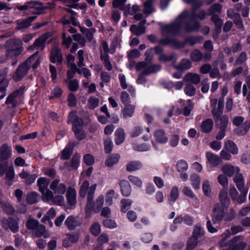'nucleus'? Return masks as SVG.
I'll return each instance as SVG.
<instances>
[{
	"mask_svg": "<svg viewBox=\"0 0 250 250\" xmlns=\"http://www.w3.org/2000/svg\"><path fill=\"white\" fill-rule=\"evenodd\" d=\"M36 18L37 16H31L21 21H18V26L16 27V29L18 30H21L29 27L31 25V22Z\"/></svg>",
	"mask_w": 250,
	"mask_h": 250,
	"instance_id": "393cba45",
	"label": "nucleus"
},
{
	"mask_svg": "<svg viewBox=\"0 0 250 250\" xmlns=\"http://www.w3.org/2000/svg\"><path fill=\"white\" fill-rule=\"evenodd\" d=\"M64 225L69 230H72L81 225V221L77 217L69 216L65 220Z\"/></svg>",
	"mask_w": 250,
	"mask_h": 250,
	"instance_id": "2eb2a0df",
	"label": "nucleus"
},
{
	"mask_svg": "<svg viewBox=\"0 0 250 250\" xmlns=\"http://www.w3.org/2000/svg\"><path fill=\"white\" fill-rule=\"evenodd\" d=\"M9 84V81L0 82V92L2 94L0 96V99H2L6 95V88Z\"/></svg>",
	"mask_w": 250,
	"mask_h": 250,
	"instance_id": "69168bd1",
	"label": "nucleus"
},
{
	"mask_svg": "<svg viewBox=\"0 0 250 250\" xmlns=\"http://www.w3.org/2000/svg\"><path fill=\"white\" fill-rule=\"evenodd\" d=\"M154 136L157 142L164 144L167 142L168 138L166 136L165 132L163 130H156L154 133Z\"/></svg>",
	"mask_w": 250,
	"mask_h": 250,
	"instance_id": "e433bc0d",
	"label": "nucleus"
},
{
	"mask_svg": "<svg viewBox=\"0 0 250 250\" xmlns=\"http://www.w3.org/2000/svg\"><path fill=\"white\" fill-rule=\"evenodd\" d=\"M135 106L132 104L126 105L123 110L124 118L131 117L134 112Z\"/></svg>",
	"mask_w": 250,
	"mask_h": 250,
	"instance_id": "4c0bfd02",
	"label": "nucleus"
},
{
	"mask_svg": "<svg viewBox=\"0 0 250 250\" xmlns=\"http://www.w3.org/2000/svg\"><path fill=\"white\" fill-rule=\"evenodd\" d=\"M246 83L243 85L242 93L244 97L250 103V74L246 78Z\"/></svg>",
	"mask_w": 250,
	"mask_h": 250,
	"instance_id": "cd10ccee",
	"label": "nucleus"
},
{
	"mask_svg": "<svg viewBox=\"0 0 250 250\" xmlns=\"http://www.w3.org/2000/svg\"><path fill=\"white\" fill-rule=\"evenodd\" d=\"M159 60L161 62H176L177 60V56L174 53H172L169 54H161L159 55Z\"/></svg>",
	"mask_w": 250,
	"mask_h": 250,
	"instance_id": "2f4dec72",
	"label": "nucleus"
},
{
	"mask_svg": "<svg viewBox=\"0 0 250 250\" xmlns=\"http://www.w3.org/2000/svg\"><path fill=\"white\" fill-rule=\"evenodd\" d=\"M130 30L134 35L139 36L145 33L146 27L142 26L139 24L138 26L133 24L131 25Z\"/></svg>",
	"mask_w": 250,
	"mask_h": 250,
	"instance_id": "79ce46f5",
	"label": "nucleus"
},
{
	"mask_svg": "<svg viewBox=\"0 0 250 250\" xmlns=\"http://www.w3.org/2000/svg\"><path fill=\"white\" fill-rule=\"evenodd\" d=\"M8 229L12 232L16 233L19 230V219L14 217H9Z\"/></svg>",
	"mask_w": 250,
	"mask_h": 250,
	"instance_id": "473e14b6",
	"label": "nucleus"
},
{
	"mask_svg": "<svg viewBox=\"0 0 250 250\" xmlns=\"http://www.w3.org/2000/svg\"><path fill=\"white\" fill-rule=\"evenodd\" d=\"M42 200L49 203H53L56 205H61L64 201L63 196L56 195L54 196V192L50 189H48L42 192Z\"/></svg>",
	"mask_w": 250,
	"mask_h": 250,
	"instance_id": "423d86ee",
	"label": "nucleus"
},
{
	"mask_svg": "<svg viewBox=\"0 0 250 250\" xmlns=\"http://www.w3.org/2000/svg\"><path fill=\"white\" fill-rule=\"evenodd\" d=\"M143 68L145 69L143 70V74L148 75L160 71L161 69V66L158 64L149 65L147 62H141L137 63L136 69L137 71L140 70Z\"/></svg>",
	"mask_w": 250,
	"mask_h": 250,
	"instance_id": "0eeeda50",
	"label": "nucleus"
},
{
	"mask_svg": "<svg viewBox=\"0 0 250 250\" xmlns=\"http://www.w3.org/2000/svg\"><path fill=\"white\" fill-rule=\"evenodd\" d=\"M142 167V164L139 161H130L126 165V170L128 172L134 171L140 169Z\"/></svg>",
	"mask_w": 250,
	"mask_h": 250,
	"instance_id": "c9c22d12",
	"label": "nucleus"
},
{
	"mask_svg": "<svg viewBox=\"0 0 250 250\" xmlns=\"http://www.w3.org/2000/svg\"><path fill=\"white\" fill-rule=\"evenodd\" d=\"M66 199L68 203L71 206H75L77 203L76 192L74 188L69 187L66 191Z\"/></svg>",
	"mask_w": 250,
	"mask_h": 250,
	"instance_id": "412c9836",
	"label": "nucleus"
},
{
	"mask_svg": "<svg viewBox=\"0 0 250 250\" xmlns=\"http://www.w3.org/2000/svg\"><path fill=\"white\" fill-rule=\"evenodd\" d=\"M126 0H114L112 6L114 8H119L121 10L124 11L126 9L125 3Z\"/></svg>",
	"mask_w": 250,
	"mask_h": 250,
	"instance_id": "680f3d73",
	"label": "nucleus"
},
{
	"mask_svg": "<svg viewBox=\"0 0 250 250\" xmlns=\"http://www.w3.org/2000/svg\"><path fill=\"white\" fill-rule=\"evenodd\" d=\"M3 211L7 215H12L15 212V209L13 206L8 203L3 202L0 205Z\"/></svg>",
	"mask_w": 250,
	"mask_h": 250,
	"instance_id": "de8ad7c7",
	"label": "nucleus"
},
{
	"mask_svg": "<svg viewBox=\"0 0 250 250\" xmlns=\"http://www.w3.org/2000/svg\"><path fill=\"white\" fill-rule=\"evenodd\" d=\"M89 183L87 180L84 181L82 184L79 191L80 196L84 198L86 194L87 204L85 207V215L86 217L90 216L91 211L94 209V202L93 201L94 194L97 187L96 184L92 185L89 187Z\"/></svg>",
	"mask_w": 250,
	"mask_h": 250,
	"instance_id": "f257e3e1",
	"label": "nucleus"
},
{
	"mask_svg": "<svg viewBox=\"0 0 250 250\" xmlns=\"http://www.w3.org/2000/svg\"><path fill=\"white\" fill-rule=\"evenodd\" d=\"M190 56L191 60L194 62H199L203 59V54L197 49L192 51Z\"/></svg>",
	"mask_w": 250,
	"mask_h": 250,
	"instance_id": "864d4df0",
	"label": "nucleus"
},
{
	"mask_svg": "<svg viewBox=\"0 0 250 250\" xmlns=\"http://www.w3.org/2000/svg\"><path fill=\"white\" fill-rule=\"evenodd\" d=\"M80 156L74 155L71 159V169H76L78 167L80 163Z\"/></svg>",
	"mask_w": 250,
	"mask_h": 250,
	"instance_id": "338daca9",
	"label": "nucleus"
},
{
	"mask_svg": "<svg viewBox=\"0 0 250 250\" xmlns=\"http://www.w3.org/2000/svg\"><path fill=\"white\" fill-rule=\"evenodd\" d=\"M211 21L214 23L216 31L220 33L223 23V21L216 14H213L211 17Z\"/></svg>",
	"mask_w": 250,
	"mask_h": 250,
	"instance_id": "37998d69",
	"label": "nucleus"
},
{
	"mask_svg": "<svg viewBox=\"0 0 250 250\" xmlns=\"http://www.w3.org/2000/svg\"><path fill=\"white\" fill-rule=\"evenodd\" d=\"M46 35H42L37 39L33 44L29 47L28 50H33L35 48H40L41 50H43L45 47V43L47 40Z\"/></svg>",
	"mask_w": 250,
	"mask_h": 250,
	"instance_id": "aec40b11",
	"label": "nucleus"
},
{
	"mask_svg": "<svg viewBox=\"0 0 250 250\" xmlns=\"http://www.w3.org/2000/svg\"><path fill=\"white\" fill-rule=\"evenodd\" d=\"M222 8V6L221 4L218 3H215L214 4L212 5L209 8L208 10V14L209 15H212L215 12H218L219 13H221Z\"/></svg>",
	"mask_w": 250,
	"mask_h": 250,
	"instance_id": "5fc2aeb1",
	"label": "nucleus"
},
{
	"mask_svg": "<svg viewBox=\"0 0 250 250\" xmlns=\"http://www.w3.org/2000/svg\"><path fill=\"white\" fill-rule=\"evenodd\" d=\"M120 157V155L117 154L109 156L105 162V165L108 167H112L118 162Z\"/></svg>",
	"mask_w": 250,
	"mask_h": 250,
	"instance_id": "c03bdc74",
	"label": "nucleus"
},
{
	"mask_svg": "<svg viewBox=\"0 0 250 250\" xmlns=\"http://www.w3.org/2000/svg\"><path fill=\"white\" fill-rule=\"evenodd\" d=\"M202 40V38L200 36L198 37H193L189 36L185 39V42H182V43H184L185 45L186 44H189L191 46H193L195 44L199 43Z\"/></svg>",
	"mask_w": 250,
	"mask_h": 250,
	"instance_id": "49530a36",
	"label": "nucleus"
},
{
	"mask_svg": "<svg viewBox=\"0 0 250 250\" xmlns=\"http://www.w3.org/2000/svg\"><path fill=\"white\" fill-rule=\"evenodd\" d=\"M5 173V176L4 178V183L6 185L11 186L13 183V180L15 177V172L14 168L12 167H9L8 170Z\"/></svg>",
	"mask_w": 250,
	"mask_h": 250,
	"instance_id": "b1692460",
	"label": "nucleus"
},
{
	"mask_svg": "<svg viewBox=\"0 0 250 250\" xmlns=\"http://www.w3.org/2000/svg\"><path fill=\"white\" fill-rule=\"evenodd\" d=\"M216 125L221 130H226L229 122V118L227 116H223L220 118L214 119Z\"/></svg>",
	"mask_w": 250,
	"mask_h": 250,
	"instance_id": "7c9ffc66",
	"label": "nucleus"
},
{
	"mask_svg": "<svg viewBox=\"0 0 250 250\" xmlns=\"http://www.w3.org/2000/svg\"><path fill=\"white\" fill-rule=\"evenodd\" d=\"M233 181L235 183L237 188L242 193L247 194L248 189L244 188L245 182L243 176L241 174H237L235 176Z\"/></svg>",
	"mask_w": 250,
	"mask_h": 250,
	"instance_id": "a211bd4d",
	"label": "nucleus"
},
{
	"mask_svg": "<svg viewBox=\"0 0 250 250\" xmlns=\"http://www.w3.org/2000/svg\"><path fill=\"white\" fill-rule=\"evenodd\" d=\"M12 157V148L7 144H3L0 147V159L8 161Z\"/></svg>",
	"mask_w": 250,
	"mask_h": 250,
	"instance_id": "f3484780",
	"label": "nucleus"
},
{
	"mask_svg": "<svg viewBox=\"0 0 250 250\" xmlns=\"http://www.w3.org/2000/svg\"><path fill=\"white\" fill-rule=\"evenodd\" d=\"M50 181L46 178L42 177L38 179L37 181L39 191L42 193L48 189Z\"/></svg>",
	"mask_w": 250,
	"mask_h": 250,
	"instance_id": "72a5a7b5",
	"label": "nucleus"
},
{
	"mask_svg": "<svg viewBox=\"0 0 250 250\" xmlns=\"http://www.w3.org/2000/svg\"><path fill=\"white\" fill-rule=\"evenodd\" d=\"M243 240L244 237L242 235L233 237L229 242L228 250H243L247 245Z\"/></svg>",
	"mask_w": 250,
	"mask_h": 250,
	"instance_id": "6e6552de",
	"label": "nucleus"
},
{
	"mask_svg": "<svg viewBox=\"0 0 250 250\" xmlns=\"http://www.w3.org/2000/svg\"><path fill=\"white\" fill-rule=\"evenodd\" d=\"M24 87L21 86L19 89L15 90L10 94L5 102L6 104H12L13 105L16 104V99L20 98L24 93Z\"/></svg>",
	"mask_w": 250,
	"mask_h": 250,
	"instance_id": "dca6fc26",
	"label": "nucleus"
},
{
	"mask_svg": "<svg viewBox=\"0 0 250 250\" xmlns=\"http://www.w3.org/2000/svg\"><path fill=\"white\" fill-rule=\"evenodd\" d=\"M188 16V12L184 11L181 13L175 21L169 24H166L161 27V34L163 36L167 37L169 35H177L181 31L183 23Z\"/></svg>",
	"mask_w": 250,
	"mask_h": 250,
	"instance_id": "f03ea898",
	"label": "nucleus"
},
{
	"mask_svg": "<svg viewBox=\"0 0 250 250\" xmlns=\"http://www.w3.org/2000/svg\"><path fill=\"white\" fill-rule=\"evenodd\" d=\"M65 83L67 84L69 89L71 91H76L79 88V82L77 80H65Z\"/></svg>",
	"mask_w": 250,
	"mask_h": 250,
	"instance_id": "8fccbe9b",
	"label": "nucleus"
},
{
	"mask_svg": "<svg viewBox=\"0 0 250 250\" xmlns=\"http://www.w3.org/2000/svg\"><path fill=\"white\" fill-rule=\"evenodd\" d=\"M50 189L52 190L54 194L62 196L67 190L65 184L61 183L59 179H55L50 185Z\"/></svg>",
	"mask_w": 250,
	"mask_h": 250,
	"instance_id": "1a4fd4ad",
	"label": "nucleus"
},
{
	"mask_svg": "<svg viewBox=\"0 0 250 250\" xmlns=\"http://www.w3.org/2000/svg\"><path fill=\"white\" fill-rule=\"evenodd\" d=\"M185 94L188 96H193L196 93V88L191 84H187L184 88Z\"/></svg>",
	"mask_w": 250,
	"mask_h": 250,
	"instance_id": "e2e57ef3",
	"label": "nucleus"
},
{
	"mask_svg": "<svg viewBox=\"0 0 250 250\" xmlns=\"http://www.w3.org/2000/svg\"><path fill=\"white\" fill-rule=\"evenodd\" d=\"M4 48L6 50H23V43L20 39L12 38L6 42Z\"/></svg>",
	"mask_w": 250,
	"mask_h": 250,
	"instance_id": "9d476101",
	"label": "nucleus"
},
{
	"mask_svg": "<svg viewBox=\"0 0 250 250\" xmlns=\"http://www.w3.org/2000/svg\"><path fill=\"white\" fill-rule=\"evenodd\" d=\"M198 244V239L192 237L188 241L187 244V250H193Z\"/></svg>",
	"mask_w": 250,
	"mask_h": 250,
	"instance_id": "0e129e2a",
	"label": "nucleus"
},
{
	"mask_svg": "<svg viewBox=\"0 0 250 250\" xmlns=\"http://www.w3.org/2000/svg\"><path fill=\"white\" fill-rule=\"evenodd\" d=\"M66 236V238L63 241V245L65 248L69 247L71 246V244L76 243L79 238V236L77 234L67 233Z\"/></svg>",
	"mask_w": 250,
	"mask_h": 250,
	"instance_id": "4be33fe9",
	"label": "nucleus"
},
{
	"mask_svg": "<svg viewBox=\"0 0 250 250\" xmlns=\"http://www.w3.org/2000/svg\"><path fill=\"white\" fill-rule=\"evenodd\" d=\"M33 235L36 237L43 236L45 238L49 237L48 233L46 231L45 227L42 224H40L33 231Z\"/></svg>",
	"mask_w": 250,
	"mask_h": 250,
	"instance_id": "bb28decb",
	"label": "nucleus"
},
{
	"mask_svg": "<svg viewBox=\"0 0 250 250\" xmlns=\"http://www.w3.org/2000/svg\"><path fill=\"white\" fill-rule=\"evenodd\" d=\"M55 6V4L54 3H47L46 6H43L42 5L41 3L39 2V7L36 11L35 12L37 13V14L39 15L43 13L44 11L46 9H51L53 8Z\"/></svg>",
	"mask_w": 250,
	"mask_h": 250,
	"instance_id": "bf43d9fd",
	"label": "nucleus"
},
{
	"mask_svg": "<svg viewBox=\"0 0 250 250\" xmlns=\"http://www.w3.org/2000/svg\"><path fill=\"white\" fill-rule=\"evenodd\" d=\"M56 212L55 210L53 208H50V209L47 212L46 214L42 219V222L44 224L46 223V221H48L51 219H53L55 217Z\"/></svg>",
	"mask_w": 250,
	"mask_h": 250,
	"instance_id": "6e6d98bb",
	"label": "nucleus"
},
{
	"mask_svg": "<svg viewBox=\"0 0 250 250\" xmlns=\"http://www.w3.org/2000/svg\"><path fill=\"white\" fill-rule=\"evenodd\" d=\"M38 194L37 192L32 191L27 194L26 200L27 203L32 205L35 204L38 201Z\"/></svg>",
	"mask_w": 250,
	"mask_h": 250,
	"instance_id": "3c124183",
	"label": "nucleus"
},
{
	"mask_svg": "<svg viewBox=\"0 0 250 250\" xmlns=\"http://www.w3.org/2000/svg\"><path fill=\"white\" fill-rule=\"evenodd\" d=\"M39 2L37 1H30L26 2L23 5L17 4L16 8L20 11L30 10V12L34 14H37L35 11L39 9Z\"/></svg>",
	"mask_w": 250,
	"mask_h": 250,
	"instance_id": "9b49d317",
	"label": "nucleus"
},
{
	"mask_svg": "<svg viewBox=\"0 0 250 250\" xmlns=\"http://www.w3.org/2000/svg\"><path fill=\"white\" fill-rule=\"evenodd\" d=\"M222 172L227 176L231 177L233 175L235 171V167L229 164H225L221 167Z\"/></svg>",
	"mask_w": 250,
	"mask_h": 250,
	"instance_id": "ea45409f",
	"label": "nucleus"
},
{
	"mask_svg": "<svg viewBox=\"0 0 250 250\" xmlns=\"http://www.w3.org/2000/svg\"><path fill=\"white\" fill-rule=\"evenodd\" d=\"M50 60L53 63L57 62L58 64L61 65L62 62L61 49L57 47H54L50 53Z\"/></svg>",
	"mask_w": 250,
	"mask_h": 250,
	"instance_id": "ddd939ff",
	"label": "nucleus"
},
{
	"mask_svg": "<svg viewBox=\"0 0 250 250\" xmlns=\"http://www.w3.org/2000/svg\"><path fill=\"white\" fill-rule=\"evenodd\" d=\"M38 54V52L37 51L19 65L12 76V79L14 82H18L23 79L30 69L32 63L35 61Z\"/></svg>",
	"mask_w": 250,
	"mask_h": 250,
	"instance_id": "7ed1b4c3",
	"label": "nucleus"
},
{
	"mask_svg": "<svg viewBox=\"0 0 250 250\" xmlns=\"http://www.w3.org/2000/svg\"><path fill=\"white\" fill-rule=\"evenodd\" d=\"M183 81L186 83H191L197 84L200 82L201 78L200 75L197 73L189 72L184 77Z\"/></svg>",
	"mask_w": 250,
	"mask_h": 250,
	"instance_id": "6ab92c4d",
	"label": "nucleus"
},
{
	"mask_svg": "<svg viewBox=\"0 0 250 250\" xmlns=\"http://www.w3.org/2000/svg\"><path fill=\"white\" fill-rule=\"evenodd\" d=\"M196 10H192L189 15L191 21H193V24L191 25L190 22H187L184 25V29L186 32L189 33L198 31L200 27V23L195 21L196 19L203 21L206 18V12L205 10H201L197 14Z\"/></svg>",
	"mask_w": 250,
	"mask_h": 250,
	"instance_id": "39448f33",
	"label": "nucleus"
},
{
	"mask_svg": "<svg viewBox=\"0 0 250 250\" xmlns=\"http://www.w3.org/2000/svg\"><path fill=\"white\" fill-rule=\"evenodd\" d=\"M219 198L222 206L228 208L230 203V200L228 196L227 188H223L221 190Z\"/></svg>",
	"mask_w": 250,
	"mask_h": 250,
	"instance_id": "5701e85b",
	"label": "nucleus"
},
{
	"mask_svg": "<svg viewBox=\"0 0 250 250\" xmlns=\"http://www.w3.org/2000/svg\"><path fill=\"white\" fill-rule=\"evenodd\" d=\"M225 148L232 154H236L238 149L236 145L231 141L228 140L225 144Z\"/></svg>",
	"mask_w": 250,
	"mask_h": 250,
	"instance_id": "603ef678",
	"label": "nucleus"
},
{
	"mask_svg": "<svg viewBox=\"0 0 250 250\" xmlns=\"http://www.w3.org/2000/svg\"><path fill=\"white\" fill-rule=\"evenodd\" d=\"M115 143L119 145L122 144L125 140V133L122 128L118 129L115 132Z\"/></svg>",
	"mask_w": 250,
	"mask_h": 250,
	"instance_id": "a19ab883",
	"label": "nucleus"
},
{
	"mask_svg": "<svg viewBox=\"0 0 250 250\" xmlns=\"http://www.w3.org/2000/svg\"><path fill=\"white\" fill-rule=\"evenodd\" d=\"M39 225V222L34 219H29L26 222L25 226L28 229L34 230Z\"/></svg>",
	"mask_w": 250,
	"mask_h": 250,
	"instance_id": "13d9d810",
	"label": "nucleus"
},
{
	"mask_svg": "<svg viewBox=\"0 0 250 250\" xmlns=\"http://www.w3.org/2000/svg\"><path fill=\"white\" fill-rule=\"evenodd\" d=\"M132 201L128 199H123L121 201L122 204L121 206V211L123 212H125L128 209H129L131 204Z\"/></svg>",
	"mask_w": 250,
	"mask_h": 250,
	"instance_id": "4d7b16f0",
	"label": "nucleus"
},
{
	"mask_svg": "<svg viewBox=\"0 0 250 250\" xmlns=\"http://www.w3.org/2000/svg\"><path fill=\"white\" fill-rule=\"evenodd\" d=\"M91 233L94 236H98L101 232L100 225L95 222L92 224L90 229Z\"/></svg>",
	"mask_w": 250,
	"mask_h": 250,
	"instance_id": "774afa93",
	"label": "nucleus"
},
{
	"mask_svg": "<svg viewBox=\"0 0 250 250\" xmlns=\"http://www.w3.org/2000/svg\"><path fill=\"white\" fill-rule=\"evenodd\" d=\"M77 144L75 142H71L62 151L61 159L63 160L68 159L72 153L73 147Z\"/></svg>",
	"mask_w": 250,
	"mask_h": 250,
	"instance_id": "c85d7f7f",
	"label": "nucleus"
},
{
	"mask_svg": "<svg viewBox=\"0 0 250 250\" xmlns=\"http://www.w3.org/2000/svg\"><path fill=\"white\" fill-rule=\"evenodd\" d=\"M192 66L191 61L187 59H183L180 62L174 65V68L179 71H185L189 69Z\"/></svg>",
	"mask_w": 250,
	"mask_h": 250,
	"instance_id": "a878e982",
	"label": "nucleus"
},
{
	"mask_svg": "<svg viewBox=\"0 0 250 250\" xmlns=\"http://www.w3.org/2000/svg\"><path fill=\"white\" fill-rule=\"evenodd\" d=\"M204 231L203 228L200 226H196L194 227V229L192 237L198 239L204 235Z\"/></svg>",
	"mask_w": 250,
	"mask_h": 250,
	"instance_id": "052dcab7",
	"label": "nucleus"
},
{
	"mask_svg": "<svg viewBox=\"0 0 250 250\" xmlns=\"http://www.w3.org/2000/svg\"><path fill=\"white\" fill-rule=\"evenodd\" d=\"M206 156L208 162L213 166H217L221 162L220 158L218 156L213 154L211 152H207Z\"/></svg>",
	"mask_w": 250,
	"mask_h": 250,
	"instance_id": "58836bf2",
	"label": "nucleus"
},
{
	"mask_svg": "<svg viewBox=\"0 0 250 250\" xmlns=\"http://www.w3.org/2000/svg\"><path fill=\"white\" fill-rule=\"evenodd\" d=\"M211 216L214 224L223 219L224 209L220 206L219 204H216L214 206Z\"/></svg>",
	"mask_w": 250,
	"mask_h": 250,
	"instance_id": "4468645a",
	"label": "nucleus"
},
{
	"mask_svg": "<svg viewBox=\"0 0 250 250\" xmlns=\"http://www.w3.org/2000/svg\"><path fill=\"white\" fill-rule=\"evenodd\" d=\"M23 50H6L5 55L7 59H15L20 56Z\"/></svg>",
	"mask_w": 250,
	"mask_h": 250,
	"instance_id": "09e8293b",
	"label": "nucleus"
},
{
	"mask_svg": "<svg viewBox=\"0 0 250 250\" xmlns=\"http://www.w3.org/2000/svg\"><path fill=\"white\" fill-rule=\"evenodd\" d=\"M101 58L109 56V49L108 43L105 41H103L100 45Z\"/></svg>",
	"mask_w": 250,
	"mask_h": 250,
	"instance_id": "a18cd8bd",
	"label": "nucleus"
},
{
	"mask_svg": "<svg viewBox=\"0 0 250 250\" xmlns=\"http://www.w3.org/2000/svg\"><path fill=\"white\" fill-rule=\"evenodd\" d=\"M158 42L161 45H168L176 48H183L185 46L184 43L178 42L174 38H165L159 40Z\"/></svg>",
	"mask_w": 250,
	"mask_h": 250,
	"instance_id": "f8f14e48",
	"label": "nucleus"
},
{
	"mask_svg": "<svg viewBox=\"0 0 250 250\" xmlns=\"http://www.w3.org/2000/svg\"><path fill=\"white\" fill-rule=\"evenodd\" d=\"M119 185L122 194L125 196H129L131 192V188L129 182L126 180H122L120 182Z\"/></svg>",
	"mask_w": 250,
	"mask_h": 250,
	"instance_id": "c756f323",
	"label": "nucleus"
},
{
	"mask_svg": "<svg viewBox=\"0 0 250 250\" xmlns=\"http://www.w3.org/2000/svg\"><path fill=\"white\" fill-rule=\"evenodd\" d=\"M213 122L212 119H208L202 123L201 129L202 132L208 133L212 129Z\"/></svg>",
	"mask_w": 250,
	"mask_h": 250,
	"instance_id": "f704fd0d",
	"label": "nucleus"
},
{
	"mask_svg": "<svg viewBox=\"0 0 250 250\" xmlns=\"http://www.w3.org/2000/svg\"><path fill=\"white\" fill-rule=\"evenodd\" d=\"M67 123L73 124L72 130L74 133L75 137L78 141H82L86 137V134L83 130V122L73 112L69 114L67 118Z\"/></svg>",
	"mask_w": 250,
	"mask_h": 250,
	"instance_id": "20e7f679",
	"label": "nucleus"
}]
</instances>
